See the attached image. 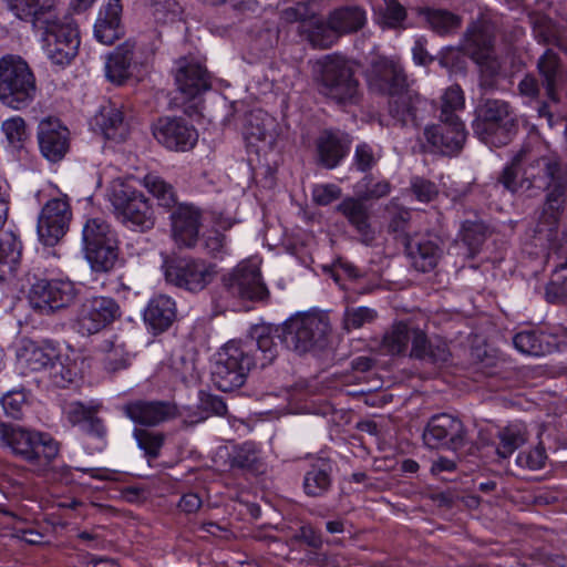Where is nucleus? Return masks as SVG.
Returning <instances> with one entry per match:
<instances>
[{
	"mask_svg": "<svg viewBox=\"0 0 567 567\" xmlns=\"http://www.w3.org/2000/svg\"><path fill=\"white\" fill-rule=\"evenodd\" d=\"M101 409L102 403L95 401H72L63 409V415L72 426H80L86 435L100 441L99 450L105 446L107 433L103 419L99 416Z\"/></svg>",
	"mask_w": 567,
	"mask_h": 567,
	"instance_id": "22",
	"label": "nucleus"
},
{
	"mask_svg": "<svg viewBox=\"0 0 567 567\" xmlns=\"http://www.w3.org/2000/svg\"><path fill=\"white\" fill-rule=\"evenodd\" d=\"M417 14L423 17L427 27L437 35L446 37L456 33L462 27L463 19L446 9L423 7L417 9Z\"/></svg>",
	"mask_w": 567,
	"mask_h": 567,
	"instance_id": "40",
	"label": "nucleus"
},
{
	"mask_svg": "<svg viewBox=\"0 0 567 567\" xmlns=\"http://www.w3.org/2000/svg\"><path fill=\"white\" fill-rule=\"evenodd\" d=\"M79 293V288L69 278H43L31 286L29 301L38 313L51 316L73 306Z\"/></svg>",
	"mask_w": 567,
	"mask_h": 567,
	"instance_id": "11",
	"label": "nucleus"
},
{
	"mask_svg": "<svg viewBox=\"0 0 567 567\" xmlns=\"http://www.w3.org/2000/svg\"><path fill=\"white\" fill-rule=\"evenodd\" d=\"M255 365L251 347L230 341L218 352L212 372L213 382L220 391L230 392L245 383L247 373Z\"/></svg>",
	"mask_w": 567,
	"mask_h": 567,
	"instance_id": "9",
	"label": "nucleus"
},
{
	"mask_svg": "<svg viewBox=\"0 0 567 567\" xmlns=\"http://www.w3.org/2000/svg\"><path fill=\"white\" fill-rule=\"evenodd\" d=\"M461 238L471 251H475L485 240V226L478 221L466 220L462 225Z\"/></svg>",
	"mask_w": 567,
	"mask_h": 567,
	"instance_id": "58",
	"label": "nucleus"
},
{
	"mask_svg": "<svg viewBox=\"0 0 567 567\" xmlns=\"http://www.w3.org/2000/svg\"><path fill=\"white\" fill-rule=\"evenodd\" d=\"M464 107V93L460 85H451L447 87L442 96V105L440 112V120H450L462 122L456 114L457 111Z\"/></svg>",
	"mask_w": 567,
	"mask_h": 567,
	"instance_id": "51",
	"label": "nucleus"
},
{
	"mask_svg": "<svg viewBox=\"0 0 567 567\" xmlns=\"http://www.w3.org/2000/svg\"><path fill=\"white\" fill-rule=\"evenodd\" d=\"M105 347L107 348L104 357V367L107 371L116 372L128 367V352L125 350L123 344L107 342Z\"/></svg>",
	"mask_w": 567,
	"mask_h": 567,
	"instance_id": "57",
	"label": "nucleus"
},
{
	"mask_svg": "<svg viewBox=\"0 0 567 567\" xmlns=\"http://www.w3.org/2000/svg\"><path fill=\"white\" fill-rule=\"evenodd\" d=\"M133 435L148 458L158 457L165 443V435L162 432H153L146 429L135 427Z\"/></svg>",
	"mask_w": 567,
	"mask_h": 567,
	"instance_id": "53",
	"label": "nucleus"
},
{
	"mask_svg": "<svg viewBox=\"0 0 567 567\" xmlns=\"http://www.w3.org/2000/svg\"><path fill=\"white\" fill-rule=\"evenodd\" d=\"M472 127L485 144L495 147L506 145L517 127L515 111L504 100L486 99L477 106Z\"/></svg>",
	"mask_w": 567,
	"mask_h": 567,
	"instance_id": "5",
	"label": "nucleus"
},
{
	"mask_svg": "<svg viewBox=\"0 0 567 567\" xmlns=\"http://www.w3.org/2000/svg\"><path fill=\"white\" fill-rule=\"evenodd\" d=\"M422 102L420 94L408 86L388 94V112L391 118L402 126L414 123Z\"/></svg>",
	"mask_w": 567,
	"mask_h": 567,
	"instance_id": "35",
	"label": "nucleus"
},
{
	"mask_svg": "<svg viewBox=\"0 0 567 567\" xmlns=\"http://www.w3.org/2000/svg\"><path fill=\"white\" fill-rule=\"evenodd\" d=\"M197 245L202 254L210 259L223 260L229 254L227 236L217 229H208L198 236Z\"/></svg>",
	"mask_w": 567,
	"mask_h": 567,
	"instance_id": "48",
	"label": "nucleus"
},
{
	"mask_svg": "<svg viewBox=\"0 0 567 567\" xmlns=\"http://www.w3.org/2000/svg\"><path fill=\"white\" fill-rule=\"evenodd\" d=\"M497 454L506 458L512 455L526 441V431L522 425L511 424L499 432Z\"/></svg>",
	"mask_w": 567,
	"mask_h": 567,
	"instance_id": "49",
	"label": "nucleus"
},
{
	"mask_svg": "<svg viewBox=\"0 0 567 567\" xmlns=\"http://www.w3.org/2000/svg\"><path fill=\"white\" fill-rule=\"evenodd\" d=\"M548 339L549 336L542 331L527 329L517 332L513 337V344L524 354L542 357L551 351V344Z\"/></svg>",
	"mask_w": 567,
	"mask_h": 567,
	"instance_id": "42",
	"label": "nucleus"
},
{
	"mask_svg": "<svg viewBox=\"0 0 567 567\" xmlns=\"http://www.w3.org/2000/svg\"><path fill=\"white\" fill-rule=\"evenodd\" d=\"M121 316V307L115 299L94 296L80 305L74 324L82 336H92L111 326Z\"/></svg>",
	"mask_w": 567,
	"mask_h": 567,
	"instance_id": "14",
	"label": "nucleus"
},
{
	"mask_svg": "<svg viewBox=\"0 0 567 567\" xmlns=\"http://www.w3.org/2000/svg\"><path fill=\"white\" fill-rule=\"evenodd\" d=\"M56 4L58 0H8L9 10L34 29L56 17Z\"/></svg>",
	"mask_w": 567,
	"mask_h": 567,
	"instance_id": "31",
	"label": "nucleus"
},
{
	"mask_svg": "<svg viewBox=\"0 0 567 567\" xmlns=\"http://www.w3.org/2000/svg\"><path fill=\"white\" fill-rule=\"evenodd\" d=\"M83 250L95 272H110L120 255L115 230L102 217L87 218L82 230Z\"/></svg>",
	"mask_w": 567,
	"mask_h": 567,
	"instance_id": "6",
	"label": "nucleus"
},
{
	"mask_svg": "<svg viewBox=\"0 0 567 567\" xmlns=\"http://www.w3.org/2000/svg\"><path fill=\"white\" fill-rule=\"evenodd\" d=\"M404 252L411 266L419 272L434 270L442 257V248L429 236L414 234L405 235Z\"/></svg>",
	"mask_w": 567,
	"mask_h": 567,
	"instance_id": "27",
	"label": "nucleus"
},
{
	"mask_svg": "<svg viewBox=\"0 0 567 567\" xmlns=\"http://www.w3.org/2000/svg\"><path fill=\"white\" fill-rule=\"evenodd\" d=\"M38 142L48 161L60 162L70 150V131L59 120H44L38 127Z\"/></svg>",
	"mask_w": 567,
	"mask_h": 567,
	"instance_id": "25",
	"label": "nucleus"
},
{
	"mask_svg": "<svg viewBox=\"0 0 567 567\" xmlns=\"http://www.w3.org/2000/svg\"><path fill=\"white\" fill-rule=\"evenodd\" d=\"M481 71L480 86L485 91L494 90L497 85V78L501 71V63L495 55L483 60H473Z\"/></svg>",
	"mask_w": 567,
	"mask_h": 567,
	"instance_id": "55",
	"label": "nucleus"
},
{
	"mask_svg": "<svg viewBox=\"0 0 567 567\" xmlns=\"http://www.w3.org/2000/svg\"><path fill=\"white\" fill-rule=\"evenodd\" d=\"M155 140L171 151L187 152L197 141V130L183 117H159L152 125Z\"/></svg>",
	"mask_w": 567,
	"mask_h": 567,
	"instance_id": "20",
	"label": "nucleus"
},
{
	"mask_svg": "<svg viewBox=\"0 0 567 567\" xmlns=\"http://www.w3.org/2000/svg\"><path fill=\"white\" fill-rule=\"evenodd\" d=\"M175 83L186 100H194L212 89V76L197 60L182 58L177 62Z\"/></svg>",
	"mask_w": 567,
	"mask_h": 567,
	"instance_id": "23",
	"label": "nucleus"
},
{
	"mask_svg": "<svg viewBox=\"0 0 567 567\" xmlns=\"http://www.w3.org/2000/svg\"><path fill=\"white\" fill-rule=\"evenodd\" d=\"M497 35L495 22L481 19L467 27L464 34L463 52L472 60H483L494 55V47Z\"/></svg>",
	"mask_w": 567,
	"mask_h": 567,
	"instance_id": "24",
	"label": "nucleus"
},
{
	"mask_svg": "<svg viewBox=\"0 0 567 567\" xmlns=\"http://www.w3.org/2000/svg\"><path fill=\"white\" fill-rule=\"evenodd\" d=\"M319 92L339 104H355L359 100V81L348 59L330 54L318 61Z\"/></svg>",
	"mask_w": 567,
	"mask_h": 567,
	"instance_id": "8",
	"label": "nucleus"
},
{
	"mask_svg": "<svg viewBox=\"0 0 567 567\" xmlns=\"http://www.w3.org/2000/svg\"><path fill=\"white\" fill-rule=\"evenodd\" d=\"M221 287L233 298L250 301H267L269 298L260 269L251 260L240 262L230 274L224 275Z\"/></svg>",
	"mask_w": 567,
	"mask_h": 567,
	"instance_id": "15",
	"label": "nucleus"
},
{
	"mask_svg": "<svg viewBox=\"0 0 567 567\" xmlns=\"http://www.w3.org/2000/svg\"><path fill=\"white\" fill-rule=\"evenodd\" d=\"M318 163L324 168L337 167L348 155L350 140L332 131H323L316 141Z\"/></svg>",
	"mask_w": 567,
	"mask_h": 567,
	"instance_id": "34",
	"label": "nucleus"
},
{
	"mask_svg": "<svg viewBox=\"0 0 567 567\" xmlns=\"http://www.w3.org/2000/svg\"><path fill=\"white\" fill-rule=\"evenodd\" d=\"M125 415L143 426H157L177 416V408L167 401L135 400L123 408Z\"/></svg>",
	"mask_w": 567,
	"mask_h": 567,
	"instance_id": "26",
	"label": "nucleus"
},
{
	"mask_svg": "<svg viewBox=\"0 0 567 567\" xmlns=\"http://www.w3.org/2000/svg\"><path fill=\"white\" fill-rule=\"evenodd\" d=\"M43 31L47 53L52 63L69 64L78 54L80 34L78 25L72 20L61 21L54 17L43 27L35 28Z\"/></svg>",
	"mask_w": 567,
	"mask_h": 567,
	"instance_id": "12",
	"label": "nucleus"
},
{
	"mask_svg": "<svg viewBox=\"0 0 567 567\" xmlns=\"http://www.w3.org/2000/svg\"><path fill=\"white\" fill-rule=\"evenodd\" d=\"M301 35L313 47L319 49H328L336 41V32L332 30L329 23V19H324L315 13L309 24L301 29Z\"/></svg>",
	"mask_w": 567,
	"mask_h": 567,
	"instance_id": "44",
	"label": "nucleus"
},
{
	"mask_svg": "<svg viewBox=\"0 0 567 567\" xmlns=\"http://www.w3.org/2000/svg\"><path fill=\"white\" fill-rule=\"evenodd\" d=\"M533 30L537 40L544 44H551L563 51H567V42L561 37L557 24L546 14L532 13L529 16Z\"/></svg>",
	"mask_w": 567,
	"mask_h": 567,
	"instance_id": "43",
	"label": "nucleus"
},
{
	"mask_svg": "<svg viewBox=\"0 0 567 567\" xmlns=\"http://www.w3.org/2000/svg\"><path fill=\"white\" fill-rule=\"evenodd\" d=\"M423 441L430 449L458 451L466 445L463 422L447 413L433 415L423 432Z\"/></svg>",
	"mask_w": 567,
	"mask_h": 567,
	"instance_id": "18",
	"label": "nucleus"
},
{
	"mask_svg": "<svg viewBox=\"0 0 567 567\" xmlns=\"http://www.w3.org/2000/svg\"><path fill=\"white\" fill-rule=\"evenodd\" d=\"M277 338L289 350L306 353L324 341L330 331L329 322L315 315H297L275 329Z\"/></svg>",
	"mask_w": 567,
	"mask_h": 567,
	"instance_id": "10",
	"label": "nucleus"
},
{
	"mask_svg": "<svg viewBox=\"0 0 567 567\" xmlns=\"http://www.w3.org/2000/svg\"><path fill=\"white\" fill-rule=\"evenodd\" d=\"M1 404L7 416L20 420L23 415V408L27 404V396L23 391H9L1 398Z\"/></svg>",
	"mask_w": 567,
	"mask_h": 567,
	"instance_id": "59",
	"label": "nucleus"
},
{
	"mask_svg": "<svg viewBox=\"0 0 567 567\" xmlns=\"http://www.w3.org/2000/svg\"><path fill=\"white\" fill-rule=\"evenodd\" d=\"M143 185L164 208H173L177 204V194L172 184L155 173H148L143 178Z\"/></svg>",
	"mask_w": 567,
	"mask_h": 567,
	"instance_id": "45",
	"label": "nucleus"
},
{
	"mask_svg": "<svg viewBox=\"0 0 567 567\" xmlns=\"http://www.w3.org/2000/svg\"><path fill=\"white\" fill-rule=\"evenodd\" d=\"M147 64V56L134 40H126L107 55L106 78L116 85L125 84L137 76Z\"/></svg>",
	"mask_w": 567,
	"mask_h": 567,
	"instance_id": "17",
	"label": "nucleus"
},
{
	"mask_svg": "<svg viewBox=\"0 0 567 567\" xmlns=\"http://www.w3.org/2000/svg\"><path fill=\"white\" fill-rule=\"evenodd\" d=\"M22 258V243L13 231L0 236V281L17 275Z\"/></svg>",
	"mask_w": 567,
	"mask_h": 567,
	"instance_id": "38",
	"label": "nucleus"
},
{
	"mask_svg": "<svg viewBox=\"0 0 567 567\" xmlns=\"http://www.w3.org/2000/svg\"><path fill=\"white\" fill-rule=\"evenodd\" d=\"M311 194L317 205L327 206L339 199L342 190L336 184H318L313 186Z\"/></svg>",
	"mask_w": 567,
	"mask_h": 567,
	"instance_id": "62",
	"label": "nucleus"
},
{
	"mask_svg": "<svg viewBox=\"0 0 567 567\" xmlns=\"http://www.w3.org/2000/svg\"><path fill=\"white\" fill-rule=\"evenodd\" d=\"M100 125L107 140L123 142L128 134L123 112L113 106L104 107L102 110Z\"/></svg>",
	"mask_w": 567,
	"mask_h": 567,
	"instance_id": "46",
	"label": "nucleus"
},
{
	"mask_svg": "<svg viewBox=\"0 0 567 567\" xmlns=\"http://www.w3.org/2000/svg\"><path fill=\"white\" fill-rule=\"evenodd\" d=\"M377 10L382 23L389 29L404 28V21L408 18V12L405 7L398 0H381Z\"/></svg>",
	"mask_w": 567,
	"mask_h": 567,
	"instance_id": "50",
	"label": "nucleus"
},
{
	"mask_svg": "<svg viewBox=\"0 0 567 567\" xmlns=\"http://www.w3.org/2000/svg\"><path fill=\"white\" fill-rule=\"evenodd\" d=\"M176 318V302L167 295L154 296L144 310V321L155 334L168 330Z\"/></svg>",
	"mask_w": 567,
	"mask_h": 567,
	"instance_id": "32",
	"label": "nucleus"
},
{
	"mask_svg": "<svg viewBox=\"0 0 567 567\" xmlns=\"http://www.w3.org/2000/svg\"><path fill=\"white\" fill-rule=\"evenodd\" d=\"M378 317L374 309L368 307L348 308L344 312L343 327L350 331L373 322Z\"/></svg>",
	"mask_w": 567,
	"mask_h": 567,
	"instance_id": "56",
	"label": "nucleus"
},
{
	"mask_svg": "<svg viewBox=\"0 0 567 567\" xmlns=\"http://www.w3.org/2000/svg\"><path fill=\"white\" fill-rule=\"evenodd\" d=\"M277 333L268 326H258L251 330L250 341L241 342L251 347V354L255 355L256 364L261 368L270 364L278 355V344L275 342Z\"/></svg>",
	"mask_w": 567,
	"mask_h": 567,
	"instance_id": "37",
	"label": "nucleus"
},
{
	"mask_svg": "<svg viewBox=\"0 0 567 567\" xmlns=\"http://www.w3.org/2000/svg\"><path fill=\"white\" fill-rule=\"evenodd\" d=\"M0 441L11 453L45 471L60 453V442L50 433L0 422Z\"/></svg>",
	"mask_w": 567,
	"mask_h": 567,
	"instance_id": "2",
	"label": "nucleus"
},
{
	"mask_svg": "<svg viewBox=\"0 0 567 567\" xmlns=\"http://www.w3.org/2000/svg\"><path fill=\"white\" fill-rule=\"evenodd\" d=\"M337 210L360 235L362 243L369 245L374 240L375 233L370 224V212L362 200L347 197L337 206Z\"/></svg>",
	"mask_w": 567,
	"mask_h": 567,
	"instance_id": "36",
	"label": "nucleus"
},
{
	"mask_svg": "<svg viewBox=\"0 0 567 567\" xmlns=\"http://www.w3.org/2000/svg\"><path fill=\"white\" fill-rule=\"evenodd\" d=\"M78 378V368L69 357L62 358L59 354V359L54 360V363L50 367V379L56 388H66L72 384Z\"/></svg>",
	"mask_w": 567,
	"mask_h": 567,
	"instance_id": "52",
	"label": "nucleus"
},
{
	"mask_svg": "<svg viewBox=\"0 0 567 567\" xmlns=\"http://www.w3.org/2000/svg\"><path fill=\"white\" fill-rule=\"evenodd\" d=\"M37 78L29 63L18 54L0 58V101L13 110H24L35 100Z\"/></svg>",
	"mask_w": 567,
	"mask_h": 567,
	"instance_id": "4",
	"label": "nucleus"
},
{
	"mask_svg": "<svg viewBox=\"0 0 567 567\" xmlns=\"http://www.w3.org/2000/svg\"><path fill=\"white\" fill-rule=\"evenodd\" d=\"M2 130L10 144L17 145L27 137L25 122L22 117L16 116L3 122Z\"/></svg>",
	"mask_w": 567,
	"mask_h": 567,
	"instance_id": "64",
	"label": "nucleus"
},
{
	"mask_svg": "<svg viewBox=\"0 0 567 567\" xmlns=\"http://www.w3.org/2000/svg\"><path fill=\"white\" fill-rule=\"evenodd\" d=\"M424 140L430 151L443 155H456L466 140V131L463 122L440 120V123L424 128Z\"/></svg>",
	"mask_w": 567,
	"mask_h": 567,
	"instance_id": "21",
	"label": "nucleus"
},
{
	"mask_svg": "<svg viewBox=\"0 0 567 567\" xmlns=\"http://www.w3.org/2000/svg\"><path fill=\"white\" fill-rule=\"evenodd\" d=\"M230 466L251 473L260 471L262 463L260 460V450L257 444L251 441H247L241 445L237 446L230 460Z\"/></svg>",
	"mask_w": 567,
	"mask_h": 567,
	"instance_id": "47",
	"label": "nucleus"
},
{
	"mask_svg": "<svg viewBox=\"0 0 567 567\" xmlns=\"http://www.w3.org/2000/svg\"><path fill=\"white\" fill-rule=\"evenodd\" d=\"M171 221L174 240L179 247L197 246L202 226V213L197 207L188 204L178 205L171 215Z\"/></svg>",
	"mask_w": 567,
	"mask_h": 567,
	"instance_id": "29",
	"label": "nucleus"
},
{
	"mask_svg": "<svg viewBox=\"0 0 567 567\" xmlns=\"http://www.w3.org/2000/svg\"><path fill=\"white\" fill-rule=\"evenodd\" d=\"M109 200L115 217L126 227L145 233L155 226V215L150 199L130 184L114 182Z\"/></svg>",
	"mask_w": 567,
	"mask_h": 567,
	"instance_id": "7",
	"label": "nucleus"
},
{
	"mask_svg": "<svg viewBox=\"0 0 567 567\" xmlns=\"http://www.w3.org/2000/svg\"><path fill=\"white\" fill-rule=\"evenodd\" d=\"M411 341L410 357L434 365H442L450 360L451 352L447 343L442 340H429L424 331L411 328L408 323L399 321L384 333L382 346L388 353L403 354Z\"/></svg>",
	"mask_w": 567,
	"mask_h": 567,
	"instance_id": "3",
	"label": "nucleus"
},
{
	"mask_svg": "<svg viewBox=\"0 0 567 567\" xmlns=\"http://www.w3.org/2000/svg\"><path fill=\"white\" fill-rule=\"evenodd\" d=\"M312 7L307 2H297L292 7L285 8L279 13V19L284 23H299V32L307 27L315 16Z\"/></svg>",
	"mask_w": 567,
	"mask_h": 567,
	"instance_id": "54",
	"label": "nucleus"
},
{
	"mask_svg": "<svg viewBox=\"0 0 567 567\" xmlns=\"http://www.w3.org/2000/svg\"><path fill=\"white\" fill-rule=\"evenodd\" d=\"M367 22L365 10L359 6H346L334 9L329 14V23L337 34L359 31Z\"/></svg>",
	"mask_w": 567,
	"mask_h": 567,
	"instance_id": "39",
	"label": "nucleus"
},
{
	"mask_svg": "<svg viewBox=\"0 0 567 567\" xmlns=\"http://www.w3.org/2000/svg\"><path fill=\"white\" fill-rule=\"evenodd\" d=\"M59 347L52 341L25 340L18 355L30 371L38 372L50 369L54 360L59 359Z\"/></svg>",
	"mask_w": 567,
	"mask_h": 567,
	"instance_id": "33",
	"label": "nucleus"
},
{
	"mask_svg": "<svg viewBox=\"0 0 567 567\" xmlns=\"http://www.w3.org/2000/svg\"><path fill=\"white\" fill-rule=\"evenodd\" d=\"M71 219L72 209L66 197L48 200L38 217L40 241L45 246H55L68 233Z\"/></svg>",
	"mask_w": 567,
	"mask_h": 567,
	"instance_id": "19",
	"label": "nucleus"
},
{
	"mask_svg": "<svg viewBox=\"0 0 567 567\" xmlns=\"http://www.w3.org/2000/svg\"><path fill=\"white\" fill-rule=\"evenodd\" d=\"M542 86L557 112L567 115V69L559 55L547 49L537 61Z\"/></svg>",
	"mask_w": 567,
	"mask_h": 567,
	"instance_id": "16",
	"label": "nucleus"
},
{
	"mask_svg": "<svg viewBox=\"0 0 567 567\" xmlns=\"http://www.w3.org/2000/svg\"><path fill=\"white\" fill-rule=\"evenodd\" d=\"M411 192L422 203H430L439 195L436 185L423 177H414L411 181Z\"/></svg>",
	"mask_w": 567,
	"mask_h": 567,
	"instance_id": "63",
	"label": "nucleus"
},
{
	"mask_svg": "<svg viewBox=\"0 0 567 567\" xmlns=\"http://www.w3.org/2000/svg\"><path fill=\"white\" fill-rule=\"evenodd\" d=\"M216 275V265L199 258H178L165 264L166 281L192 292L204 290Z\"/></svg>",
	"mask_w": 567,
	"mask_h": 567,
	"instance_id": "13",
	"label": "nucleus"
},
{
	"mask_svg": "<svg viewBox=\"0 0 567 567\" xmlns=\"http://www.w3.org/2000/svg\"><path fill=\"white\" fill-rule=\"evenodd\" d=\"M511 193L537 188L547 190L535 236L551 247L558 235L567 198V166L539 138L526 142L498 176Z\"/></svg>",
	"mask_w": 567,
	"mask_h": 567,
	"instance_id": "1",
	"label": "nucleus"
},
{
	"mask_svg": "<svg viewBox=\"0 0 567 567\" xmlns=\"http://www.w3.org/2000/svg\"><path fill=\"white\" fill-rule=\"evenodd\" d=\"M547 460L545 447L537 445L528 451H522L516 458L518 466L532 471L540 470L544 467Z\"/></svg>",
	"mask_w": 567,
	"mask_h": 567,
	"instance_id": "61",
	"label": "nucleus"
},
{
	"mask_svg": "<svg viewBox=\"0 0 567 567\" xmlns=\"http://www.w3.org/2000/svg\"><path fill=\"white\" fill-rule=\"evenodd\" d=\"M368 81L372 90L385 95L408 86L402 65L385 56H380L371 63Z\"/></svg>",
	"mask_w": 567,
	"mask_h": 567,
	"instance_id": "28",
	"label": "nucleus"
},
{
	"mask_svg": "<svg viewBox=\"0 0 567 567\" xmlns=\"http://www.w3.org/2000/svg\"><path fill=\"white\" fill-rule=\"evenodd\" d=\"M122 12L121 0H107L101 7L94 24V35L99 42L111 45L124 34Z\"/></svg>",
	"mask_w": 567,
	"mask_h": 567,
	"instance_id": "30",
	"label": "nucleus"
},
{
	"mask_svg": "<svg viewBox=\"0 0 567 567\" xmlns=\"http://www.w3.org/2000/svg\"><path fill=\"white\" fill-rule=\"evenodd\" d=\"M332 467L329 463L318 461L310 465L303 476V492L310 497H322L332 485Z\"/></svg>",
	"mask_w": 567,
	"mask_h": 567,
	"instance_id": "41",
	"label": "nucleus"
},
{
	"mask_svg": "<svg viewBox=\"0 0 567 567\" xmlns=\"http://www.w3.org/2000/svg\"><path fill=\"white\" fill-rule=\"evenodd\" d=\"M545 298L549 303H567V278L555 274L546 286Z\"/></svg>",
	"mask_w": 567,
	"mask_h": 567,
	"instance_id": "60",
	"label": "nucleus"
}]
</instances>
